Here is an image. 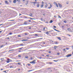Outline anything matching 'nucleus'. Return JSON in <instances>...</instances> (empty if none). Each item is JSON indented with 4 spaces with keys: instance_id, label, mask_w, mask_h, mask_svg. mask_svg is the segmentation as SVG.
<instances>
[{
    "instance_id": "nucleus-9",
    "label": "nucleus",
    "mask_w": 73,
    "mask_h": 73,
    "mask_svg": "<svg viewBox=\"0 0 73 73\" xmlns=\"http://www.w3.org/2000/svg\"><path fill=\"white\" fill-rule=\"evenodd\" d=\"M57 38H58L59 40H61V37H57Z\"/></svg>"
},
{
    "instance_id": "nucleus-39",
    "label": "nucleus",
    "mask_w": 73,
    "mask_h": 73,
    "mask_svg": "<svg viewBox=\"0 0 73 73\" xmlns=\"http://www.w3.org/2000/svg\"><path fill=\"white\" fill-rule=\"evenodd\" d=\"M21 55H19L18 56V57H21Z\"/></svg>"
},
{
    "instance_id": "nucleus-52",
    "label": "nucleus",
    "mask_w": 73,
    "mask_h": 73,
    "mask_svg": "<svg viewBox=\"0 0 73 73\" xmlns=\"http://www.w3.org/2000/svg\"><path fill=\"white\" fill-rule=\"evenodd\" d=\"M49 55H46V56L47 57H49Z\"/></svg>"
},
{
    "instance_id": "nucleus-15",
    "label": "nucleus",
    "mask_w": 73,
    "mask_h": 73,
    "mask_svg": "<svg viewBox=\"0 0 73 73\" xmlns=\"http://www.w3.org/2000/svg\"><path fill=\"white\" fill-rule=\"evenodd\" d=\"M35 36H37L38 37V35L36 34H35Z\"/></svg>"
},
{
    "instance_id": "nucleus-64",
    "label": "nucleus",
    "mask_w": 73,
    "mask_h": 73,
    "mask_svg": "<svg viewBox=\"0 0 73 73\" xmlns=\"http://www.w3.org/2000/svg\"><path fill=\"white\" fill-rule=\"evenodd\" d=\"M20 15H21V14H20L19 15V16H20Z\"/></svg>"
},
{
    "instance_id": "nucleus-17",
    "label": "nucleus",
    "mask_w": 73,
    "mask_h": 73,
    "mask_svg": "<svg viewBox=\"0 0 73 73\" xmlns=\"http://www.w3.org/2000/svg\"><path fill=\"white\" fill-rule=\"evenodd\" d=\"M19 45L20 46H23V44H19Z\"/></svg>"
},
{
    "instance_id": "nucleus-5",
    "label": "nucleus",
    "mask_w": 73,
    "mask_h": 73,
    "mask_svg": "<svg viewBox=\"0 0 73 73\" xmlns=\"http://www.w3.org/2000/svg\"><path fill=\"white\" fill-rule=\"evenodd\" d=\"M52 5L50 4V7H49L48 8V9H50V8H52Z\"/></svg>"
},
{
    "instance_id": "nucleus-33",
    "label": "nucleus",
    "mask_w": 73,
    "mask_h": 73,
    "mask_svg": "<svg viewBox=\"0 0 73 73\" xmlns=\"http://www.w3.org/2000/svg\"><path fill=\"white\" fill-rule=\"evenodd\" d=\"M10 68H13V66H10Z\"/></svg>"
},
{
    "instance_id": "nucleus-44",
    "label": "nucleus",
    "mask_w": 73,
    "mask_h": 73,
    "mask_svg": "<svg viewBox=\"0 0 73 73\" xmlns=\"http://www.w3.org/2000/svg\"><path fill=\"white\" fill-rule=\"evenodd\" d=\"M4 72H5V73H6L7 71H3Z\"/></svg>"
},
{
    "instance_id": "nucleus-34",
    "label": "nucleus",
    "mask_w": 73,
    "mask_h": 73,
    "mask_svg": "<svg viewBox=\"0 0 73 73\" xmlns=\"http://www.w3.org/2000/svg\"><path fill=\"white\" fill-rule=\"evenodd\" d=\"M52 64V62H49V64Z\"/></svg>"
},
{
    "instance_id": "nucleus-30",
    "label": "nucleus",
    "mask_w": 73,
    "mask_h": 73,
    "mask_svg": "<svg viewBox=\"0 0 73 73\" xmlns=\"http://www.w3.org/2000/svg\"><path fill=\"white\" fill-rule=\"evenodd\" d=\"M53 27L54 28H57V27H56V26H53Z\"/></svg>"
},
{
    "instance_id": "nucleus-41",
    "label": "nucleus",
    "mask_w": 73,
    "mask_h": 73,
    "mask_svg": "<svg viewBox=\"0 0 73 73\" xmlns=\"http://www.w3.org/2000/svg\"><path fill=\"white\" fill-rule=\"evenodd\" d=\"M57 54L58 55H60V53H57Z\"/></svg>"
},
{
    "instance_id": "nucleus-42",
    "label": "nucleus",
    "mask_w": 73,
    "mask_h": 73,
    "mask_svg": "<svg viewBox=\"0 0 73 73\" xmlns=\"http://www.w3.org/2000/svg\"><path fill=\"white\" fill-rule=\"evenodd\" d=\"M18 65H21V64H20V63H18Z\"/></svg>"
},
{
    "instance_id": "nucleus-55",
    "label": "nucleus",
    "mask_w": 73,
    "mask_h": 73,
    "mask_svg": "<svg viewBox=\"0 0 73 73\" xmlns=\"http://www.w3.org/2000/svg\"><path fill=\"white\" fill-rule=\"evenodd\" d=\"M3 25V24H2L0 25V26H1V25Z\"/></svg>"
},
{
    "instance_id": "nucleus-23",
    "label": "nucleus",
    "mask_w": 73,
    "mask_h": 73,
    "mask_svg": "<svg viewBox=\"0 0 73 73\" xmlns=\"http://www.w3.org/2000/svg\"><path fill=\"white\" fill-rule=\"evenodd\" d=\"M9 3H12V1H11V0H9Z\"/></svg>"
},
{
    "instance_id": "nucleus-25",
    "label": "nucleus",
    "mask_w": 73,
    "mask_h": 73,
    "mask_svg": "<svg viewBox=\"0 0 73 73\" xmlns=\"http://www.w3.org/2000/svg\"><path fill=\"white\" fill-rule=\"evenodd\" d=\"M14 20H9L8 21H14Z\"/></svg>"
},
{
    "instance_id": "nucleus-53",
    "label": "nucleus",
    "mask_w": 73,
    "mask_h": 73,
    "mask_svg": "<svg viewBox=\"0 0 73 73\" xmlns=\"http://www.w3.org/2000/svg\"><path fill=\"white\" fill-rule=\"evenodd\" d=\"M54 17H55V18H56V17H56V16H54Z\"/></svg>"
},
{
    "instance_id": "nucleus-14",
    "label": "nucleus",
    "mask_w": 73,
    "mask_h": 73,
    "mask_svg": "<svg viewBox=\"0 0 73 73\" xmlns=\"http://www.w3.org/2000/svg\"><path fill=\"white\" fill-rule=\"evenodd\" d=\"M5 46V44H4L3 45H2L0 47L1 48H2V47H3V46Z\"/></svg>"
},
{
    "instance_id": "nucleus-22",
    "label": "nucleus",
    "mask_w": 73,
    "mask_h": 73,
    "mask_svg": "<svg viewBox=\"0 0 73 73\" xmlns=\"http://www.w3.org/2000/svg\"><path fill=\"white\" fill-rule=\"evenodd\" d=\"M29 19H31V20H35V19H33V18H29Z\"/></svg>"
},
{
    "instance_id": "nucleus-32",
    "label": "nucleus",
    "mask_w": 73,
    "mask_h": 73,
    "mask_svg": "<svg viewBox=\"0 0 73 73\" xmlns=\"http://www.w3.org/2000/svg\"><path fill=\"white\" fill-rule=\"evenodd\" d=\"M12 33H9V35H12Z\"/></svg>"
},
{
    "instance_id": "nucleus-47",
    "label": "nucleus",
    "mask_w": 73,
    "mask_h": 73,
    "mask_svg": "<svg viewBox=\"0 0 73 73\" xmlns=\"http://www.w3.org/2000/svg\"><path fill=\"white\" fill-rule=\"evenodd\" d=\"M63 50L64 51H65V49H63Z\"/></svg>"
},
{
    "instance_id": "nucleus-21",
    "label": "nucleus",
    "mask_w": 73,
    "mask_h": 73,
    "mask_svg": "<svg viewBox=\"0 0 73 73\" xmlns=\"http://www.w3.org/2000/svg\"><path fill=\"white\" fill-rule=\"evenodd\" d=\"M48 6V5L46 4V5H45V8H46Z\"/></svg>"
},
{
    "instance_id": "nucleus-51",
    "label": "nucleus",
    "mask_w": 73,
    "mask_h": 73,
    "mask_svg": "<svg viewBox=\"0 0 73 73\" xmlns=\"http://www.w3.org/2000/svg\"><path fill=\"white\" fill-rule=\"evenodd\" d=\"M33 58L32 57L31 58V60H32Z\"/></svg>"
},
{
    "instance_id": "nucleus-20",
    "label": "nucleus",
    "mask_w": 73,
    "mask_h": 73,
    "mask_svg": "<svg viewBox=\"0 0 73 73\" xmlns=\"http://www.w3.org/2000/svg\"><path fill=\"white\" fill-rule=\"evenodd\" d=\"M39 4H38L36 6L38 8V7H39Z\"/></svg>"
},
{
    "instance_id": "nucleus-7",
    "label": "nucleus",
    "mask_w": 73,
    "mask_h": 73,
    "mask_svg": "<svg viewBox=\"0 0 73 73\" xmlns=\"http://www.w3.org/2000/svg\"><path fill=\"white\" fill-rule=\"evenodd\" d=\"M53 29L55 30L56 31H57V32H60V31L58 30H56V29L54 28Z\"/></svg>"
},
{
    "instance_id": "nucleus-13",
    "label": "nucleus",
    "mask_w": 73,
    "mask_h": 73,
    "mask_svg": "<svg viewBox=\"0 0 73 73\" xmlns=\"http://www.w3.org/2000/svg\"><path fill=\"white\" fill-rule=\"evenodd\" d=\"M54 3L56 4V5L57 7H58V5H57V3Z\"/></svg>"
},
{
    "instance_id": "nucleus-29",
    "label": "nucleus",
    "mask_w": 73,
    "mask_h": 73,
    "mask_svg": "<svg viewBox=\"0 0 73 73\" xmlns=\"http://www.w3.org/2000/svg\"><path fill=\"white\" fill-rule=\"evenodd\" d=\"M58 18H60V19H61V17H60V15H58Z\"/></svg>"
},
{
    "instance_id": "nucleus-38",
    "label": "nucleus",
    "mask_w": 73,
    "mask_h": 73,
    "mask_svg": "<svg viewBox=\"0 0 73 73\" xmlns=\"http://www.w3.org/2000/svg\"><path fill=\"white\" fill-rule=\"evenodd\" d=\"M43 31H45V28H43Z\"/></svg>"
},
{
    "instance_id": "nucleus-18",
    "label": "nucleus",
    "mask_w": 73,
    "mask_h": 73,
    "mask_svg": "<svg viewBox=\"0 0 73 73\" xmlns=\"http://www.w3.org/2000/svg\"><path fill=\"white\" fill-rule=\"evenodd\" d=\"M44 7V5L43 4L41 5V8H42V7Z\"/></svg>"
},
{
    "instance_id": "nucleus-36",
    "label": "nucleus",
    "mask_w": 73,
    "mask_h": 73,
    "mask_svg": "<svg viewBox=\"0 0 73 73\" xmlns=\"http://www.w3.org/2000/svg\"><path fill=\"white\" fill-rule=\"evenodd\" d=\"M58 44V43H57V42H55V44Z\"/></svg>"
},
{
    "instance_id": "nucleus-27",
    "label": "nucleus",
    "mask_w": 73,
    "mask_h": 73,
    "mask_svg": "<svg viewBox=\"0 0 73 73\" xmlns=\"http://www.w3.org/2000/svg\"><path fill=\"white\" fill-rule=\"evenodd\" d=\"M46 34H49V32H47L46 33Z\"/></svg>"
},
{
    "instance_id": "nucleus-3",
    "label": "nucleus",
    "mask_w": 73,
    "mask_h": 73,
    "mask_svg": "<svg viewBox=\"0 0 73 73\" xmlns=\"http://www.w3.org/2000/svg\"><path fill=\"white\" fill-rule=\"evenodd\" d=\"M72 54H69L67 55L66 56V57H71V56H72Z\"/></svg>"
},
{
    "instance_id": "nucleus-63",
    "label": "nucleus",
    "mask_w": 73,
    "mask_h": 73,
    "mask_svg": "<svg viewBox=\"0 0 73 73\" xmlns=\"http://www.w3.org/2000/svg\"><path fill=\"white\" fill-rule=\"evenodd\" d=\"M72 49L73 50V46H72Z\"/></svg>"
},
{
    "instance_id": "nucleus-48",
    "label": "nucleus",
    "mask_w": 73,
    "mask_h": 73,
    "mask_svg": "<svg viewBox=\"0 0 73 73\" xmlns=\"http://www.w3.org/2000/svg\"><path fill=\"white\" fill-rule=\"evenodd\" d=\"M49 53H51V52L50 51H49L48 52Z\"/></svg>"
},
{
    "instance_id": "nucleus-50",
    "label": "nucleus",
    "mask_w": 73,
    "mask_h": 73,
    "mask_svg": "<svg viewBox=\"0 0 73 73\" xmlns=\"http://www.w3.org/2000/svg\"><path fill=\"white\" fill-rule=\"evenodd\" d=\"M33 4H36V2H33Z\"/></svg>"
},
{
    "instance_id": "nucleus-31",
    "label": "nucleus",
    "mask_w": 73,
    "mask_h": 73,
    "mask_svg": "<svg viewBox=\"0 0 73 73\" xmlns=\"http://www.w3.org/2000/svg\"><path fill=\"white\" fill-rule=\"evenodd\" d=\"M64 22L65 23H66V21H64Z\"/></svg>"
},
{
    "instance_id": "nucleus-8",
    "label": "nucleus",
    "mask_w": 73,
    "mask_h": 73,
    "mask_svg": "<svg viewBox=\"0 0 73 73\" xmlns=\"http://www.w3.org/2000/svg\"><path fill=\"white\" fill-rule=\"evenodd\" d=\"M30 16L31 17H33V15L32 13H31L30 14Z\"/></svg>"
},
{
    "instance_id": "nucleus-62",
    "label": "nucleus",
    "mask_w": 73,
    "mask_h": 73,
    "mask_svg": "<svg viewBox=\"0 0 73 73\" xmlns=\"http://www.w3.org/2000/svg\"><path fill=\"white\" fill-rule=\"evenodd\" d=\"M10 51H12V50H9V52H10Z\"/></svg>"
},
{
    "instance_id": "nucleus-24",
    "label": "nucleus",
    "mask_w": 73,
    "mask_h": 73,
    "mask_svg": "<svg viewBox=\"0 0 73 73\" xmlns=\"http://www.w3.org/2000/svg\"><path fill=\"white\" fill-rule=\"evenodd\" d=\"M54 49H56V48H57V47H56V46H55L54 47Z\"/></svg>"
},
{
    "instance_id": "nucleus-54",
    "label": "nucleus",
    "mask_w": 73,
    "mask_h": 73,
    "mask_svg": "<svg viewBox=\"0 0 73 73\" xmlns=\"http://www.w3.org/2000/svg\"><path fill=\"white\" fill-rule=\"evenodd\" d=\"M42 58V57H40L39 58H40V59H41V58Z\"/></svg>"
},
{
    "instance_id": "nucleus-46",
    "label": "nucleus",
    "mask_w": 73,
    "mask_h": 73,
    "mask_svg": "<svg viewBox=\"0 0 73 73\" xmlns=\"http://www.w3.org/2000/svg\"><path fill=\"white\" fill-rule=\"evenodd\" d=\"M66 49L67 50H68V49H69V48H66Z\"/></svg>"
},
{
    "instance_id": "nucleus-28",
    "label": "nucleus",
    "mask_w": 73,
    "mask_h": 73,
    "mask_svg": "<svg viewBox=\"0 0 73 73\" xmlns=\"http://www.w3.org/2000/svg\"><path fill=\"white\" fill-rule=\"evenodd\" d=\"M18 36L19 37H21V35H18Z\"/></svg>"
},
{
    "instance_id": "nucleus-58",
    "label": "nucleus",
    "mask_w": 73,
    "mask_h": 73,
    "mask_svg": "<svg viewBox=\"0 0 73 73\" xmlns=\"http://www.w3.org/2000/svg\"><path fill=\"white\" fill-rule=\"evenodd\" d=\"M31 71H32V70H30L28 71V72H31Z\"/></svg>"
},
{
    "instance_id": "nucleus-40",
    "label": "nucleus",
    "mask_w": 73,
    "mask_h": 73,
    "mask_svg": "<svg viewBox=\"0 0 73 73\" xmlns=\"http://www.w3.org/2000/svg\"><path fill=\"white\" fill-rule=\"evenodd\" d=\"M66 4H69V2H66Z\"/></svg>"
},
{
    "instance_id": "nucleus-26",
    "label": "nucleus",
    "mask_w": 73,
    "mask_h": 73,
    "mask_svg": "<svg viewBox=\"0 0 73 73\" xmlns=\"http://www.w3.org/2000/svg\"><path fill=\"white\" fill-rule=\"evenodd\" d=\"M28 58V56H26L25 57V58Z\"/></svg>"
},
{
    "instance_id": "nucleus-57",
    "label": "nucleus",
    "mask_w": 73,
    "mask_h": 73,
    "mask_svg": "<svg viewBox=\"0 0 73 73\" xmlns=\"http://www.w3.org/2000/svg\"><path fill=\"white\" fill-rule=\"evenodd\" d=\"M3 70V69L1 68V70Z\"/></svg>"
},
{
    "instance_id": "nucleus-12",
    "label": "nucleus",
    "mask_w": 73,
    "mask_h": 73,
    "mask_svg": "<svg viewBox=\"0 0 73 73\" xmlns=\"http://www.w3.org/2000/svg\"><path fill=\"white\" fill-rule=\"evenodd\" d=\"M68 31H70L71 29H70V28H68L67 29Z\"/></svg>"
},
{
    "instance_id": "nucleus-49",
    "label": "nucleus",
    "mask_w": 73,
    "mask_h": 73,
    "mask_svg": "<svg viewBox=\"0 0 73 73\" xmlns=\"http://www.w3.org/2000/svg\"><path fill=\"white\" fill-rule=\"evenodd\" d=\"M27 65L28 66H30V64H28Z\"/></svg>"
},
{
    "instance_id": "nucleus-37",
    "label": "nucleus",
    "mask_w": 73,
    "mask_h": 73,
    "mask_svg": "<svg viewBox=\"0 0 73 73\" xmlns=\"http://www.w3.org/2000/svg\"><path fill=\"white\" fill-rule=\"evenodd\" d=\"M24 24H25V25H26L27 24V23L26 22H25Z\"/></svg>"
},
{
    "instance_id": "nucleus-59",
    "label": "nucleus",
    "mask_w": 73,
    "mask_h": 73,
    "mask_svg": "<svg viewBox=\"0 0 73 73\" xmlns=\"http://www.w3.org/2000/svg\"><path fill=\"white\" fill-rule=\"evenodd\" d=\"M68 35L69 36H70V35Z\"/></svg>"
},
{
    "instance_id": "nucleus-11",
    "label": "nucleus",
    "mask_w": 73,
    "mask_h": 73,
    "mask_svg": "<svg viewBox=\"0 0 73 73\" xmlns=\"http://www.w3.org/2000/svg\"><path fill=\"white\" fill-rule=\"evenodd\" d=\"M13 3H16V0H14L13 1Z\"/></svg>"
},
{
    "instance_id": "nucleus-35",
    "label": "nucleus",
    "mask_w": 73,
    "mask_h": 73,
    "mask_svg": "<svg viewBox=\"0 0 73 73\" xmlns=\"http://www.w3.org/2000/svg\"><path fill=\"white\" fill-rule=\"evenodd\" d=\"M17 1L18 2H20V0H17Z\"/></svg>"
},
{
    "instance_id": "nucleus-19",
    "label": "nucleus",
    "mask_w": 73,
    "mask_h": 73,
    "mask_svg": "<svg viewBox=\"0 0 73 73\" xmlns=\"http://www.w3.org/2000/svg\"><path fill=\"white\" fill-rule=\"evenodd\" d=\"M53 23V21L52 20L50 21V23Z\"/></svg>"
},
{
    "instance_id": "nucleus-4",
    "label": "nucleus",
    "mask_w": 73,
    "mask_h": 73,
    "mask_svg": "<svg viewBox=\"0 0 73 73\" xmlns=\"http://www.w3.org/2000/svg\"><path fill=\"white\" fill-rule=\"evenodd\" d=\"M5 3L6 4H9V3L8 2V1H5Z\"/></svg>"
},
{
    "instance_id": "nucleus-2",
    "label": "nucleus",
    "mask_w": 73,
    "mask_h": 73,
    "mask_svg": "<svg viewBox=\"0 0 73 73\" xmlns=\"http://www.w3.org/2000/svg\"><path fill=\"white\" fill-rule=\"evenodd\" d=\"M10 61H11V60L9 59H7L6 62H7V63H9V62H10Z\"/></svg>"
},
{
    "instance_id": "nucleus-60",
    "label": "nucleus",
    "mask_w": 73,
    "mask_h": 73,
    "mask_svg": "<svg viewBox=\"0 0 73 73\" xmlns=\"http://www.w3.org/2000/svg\"><path fill=\"white\" fill-rule=\"evenodd\" d=\"M42 4H44V2L42 1Z\"/></svg>"
},
{
    "instance_id": "nucleus-45",
    "label": "nucleus",
    "mask_w": 73,
    "mask_h": 73,
    "mask_svg": "<svg viewBox=\"0 0 73 73\" xmlns=\"http://www.w3.org/2000/svg\"><path fill=\"white\" fill-rule=\"evenodd\" d=\"M29 22H31V20H29Z\"/></svg>"
},
{
    "instance_id": "nucleus-61",
    "label": "nucleus",
    "mask_w": 73,
    "mask_h": 73,
    "mask_svg": "<svg viewBox=\"0 0 73 73\" xmlns=\"http://www.w3.org/2000/svg\"><path fill=\"white\" fill-rule=\"evenodd\" d=\"M18 52H21V50H19L18 51Z\"/></svg>"
},
{
    "instance_id": "nucleus-10",
    "label": "nucleus",
    "mask_w": 73,
    "mask_h": 73,
    "mask_svg": "<svg viewBox=\"0 0 73 73\" xmlns=\"http://www.w3.org/2000/svg\"><path fill=\"white\" fill-rule=\"evenodd\" d=\"M1 62H2V61H4V58H1Z\"/></svg>"
},
{
    "instance_id": "nucleus-56",
    "label": "nucleus",
    "mask_w": 73,
    "mask_h": 73,
    "mask_svg": "<svg viewBox=\"0 0 73 73\" xmlns=\"http://www.w3.org/2000/svg\"><path fill=\"white\" fill-rule=\"evenodd\" d=\"M25 35H27V33H25Z\"/></svg>"
},
{
    "instance_id": "nucleus-6",
    "label": "nucleus",
    "mask_w": 73,
    "mask_h": 73,
    "mask_svg": "<svg viewBox=\"0 0 73 73\" xmlns=\"http://www.w3.org/2000/svg\"><path fill=\"white\" fill-rule=\"evenodd\" d=\"M58 4L59 5V7L60 8H61L62 7V5H61V4H60L58 3Z\"/></svg>"
},
{
    "instance_id": "nucleus-43",
    "label": "nucleus",
    "mask_w": 73,
    "mask_h": 73,
    "mask_svg": "<svg viewBox=\"0 0 73 73\" xmlns=\"http://www.w3.org/2000/svg\"><path fill=\"white\" fill-rule=\"evenodd\" d=\"M19 50H21V49H22V48H19Z\"/></svg>"
},
{
    "instance_id": "nucleus-1",
    "label": "nucleus",
    "mask_w": 73,
    "mask_h": 73,
    "mask_svg": "<svg viewBox=\"0 0 73 73\" xmlns=\"http://www.w3.org/2000/svg\"><path fill=\"white\" fill-rule=\"evenodd\" d=\"M35 61H36V60H34L32 62H30V64H35Z\"/></svg>"
},
{
    "instance_id": "nucleus-16",
    "label": "nucleus",
    "mask_w": 73,
    "mask_h": 73,
    "mask_svg": "<svg viewBox=\"0 0 73 73\" xmlns=\"http://www.w3.org/2000/svg\"><path fill=\"white\" fill-rule=\"evenodd\" d=\"M22 41H28V40H23Z\"/></svg>"
}]
</instances>
